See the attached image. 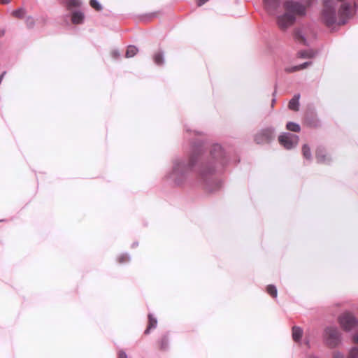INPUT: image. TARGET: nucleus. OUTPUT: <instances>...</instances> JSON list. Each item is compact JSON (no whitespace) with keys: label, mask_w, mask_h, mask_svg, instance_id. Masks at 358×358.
Instances as JSON below:
<instances>
[{"label":"nucleus","mask_w":358,"mask_h":358,"mask_svg":"<svg viewBox=\"0 0 358 358\" xmlns=\"http://www.w3.org/2000/svg\"><path fill=\"white\" fill-rule=\"evenodd\" d=\"M266 291L271 296L274 298L277 297L278 292L275 286L273 285H268L266 288Z\"/></svg>","instance_id":"obj_21"},{"label":"nucleus","mask_w":358,"mask_h":358,"mask_svg":"<svg viewBox=\"0 0 358 358\" xmlns=\"http://www.w3.org/2000/svg\"><path fill=\"white\" fill-rule=\"evenodd\" d=\"M26 24L28 27H29V28L32 27L34 24V20L33 17H27Z\"/></svg>","instance_id":"obj_27"},{"label":"nucleus","mask_w":358,"mask_h":358,"mask_svg":"<svg viewBox=\"0 0 358 358\" xmlns=\"http://www.w3.org/2000/svg\"><path fill=\"white\" fill-rule=\"evenodd\" d=\"M62 3L64 4L69 9L80 6L79 0H63Z\"/></svg>","instance_id":"obj_16"},{"label":"nucleus","mask_w":358,"mask_h":358,"mask_svg":"<svg viewBox=\"0 0 358 358\" xmlns=\"http://www.w3.org/2000/svg\"><path fill=\"white\" fill-rule=\"evenodd\" d=\"M295 38L300 43H303V45H308L306 39L304 36V34H303L302 31L297 30L295 32Z\"/></svg>","instance_id":"obj_19"},{"label":"nucleus","mask_w":358,"mask_h":358,"mask_svg":"<svg viewBox=\"0 0 358 358\" xmlns=\"http://www.w3.org/2000/svg\"><path fill=\"white\" fill-rule=\"evenodd\" d=\"M71 20L74 24H80L83 22L84 14L80 11H76L72 14Z\"/></svg>","instance_id":"obj_11"},{"label":"nucleus","mask_w":358,"mask_h":358,"mask_svg":"<svg viewBox=\"0 0 358 358\" xmlns=\"http://www.w3.org/2000/svg\"><path fill=\"white\" fill-rule=\"evenodd\" d=\"M12 14L13 16H15L16 17L22 18L24 17V15L25 14V10L22 8H20L13 10Z\"/></svg>","instance_id":"obj_23"},{"label":"nucleus","mask_w":358,"mask_h":358,"mask_svg":"<svg viewBox=\"0 0 358 358\" xmlns=\"http://www.w3.org/2000/svg\"><path fill=\"white\" fill-rule=\"evenodd\" d=\"M297 71H299V68L298 65L294 66L292 67H287L285 69V71L287 73H292V72Z\"/></svg>","instance_id":"obj_28"},{"label":"nucleus","mask_w":358,"mask_h":358,"mask_svg":"<svg viewBox=\"0 0 358 358\" xmlns=\"http://www.w3.org/2000/svg\"><path fill=\"white\" fill-rule=\"evenodd\" d=\"M275 102V99H272V106L273 105V103Z\"/></svg>","instance_id":"obj_37"},{"label":"nucleus","mask_w":358,"mask_h":358,"mask_svg":"<svg viewBox=\"0 0 358 358\" xmlns=\"http://www.w3.org/2000/svg\"><path fill=\"white\" fill-rule=\"evenodd\" d=\"M153 60L157 65H162L164 63V52L162 51L156 52L153 55Z\"/></svg>","instance_id":"obj_12"},{"label":"nucleus","mask_w":358,"mask_h":358,"mask_svg":"<svg viewBox=\"0 0 358 358\" xmlns=\"http://www.w3.org/2000/svg\"><path fill=\"white\" fill-rule=\"evenodd\" d=\"M275 138V129L269 127L259 131L255 135L254 140L258 144H264L271 142Z\"/></svg>","instance_id":"obj_5"},{"label":"nucleus","mask_w":358,"mask_h":358,"mask_svg":"<svg viewBox=\"0 0 358 358\" xmlns=\"http://www.w3.org/2000/svg\"><path fill=\"white\" fill-rule=\"evenodd\" d=\"M339 322L342 328L346 331H350L358 326V321L357 318L351 313H346L339 317Z\"/></svg>","instance_id":"obj_6"},{"label":"nucleus","mask_w":358,"mask_h":358,"mask_svg":"<svg viewBox=\"0 0 358 358\" xmlns=\"http://www.w3.org/2000/svg\"><path fill=\"white\" fill-rule=\"evenodd\" d=\"M90 5L97 11H100L103 8L101 4L97 0H90Z\"/></svg>","instance_id":"obj_22"},{"label":"nucleus","mask_w":358,"mask_h":358,"mask_svg":"<svg viewBox=\"0 0 358 358\" xmlns=\"http://www.w3.org/2000/svg\"><path fill=\"white\" fill-rule=\"evenodd\" d=\"M348 358H358V348L355 347L351 349Z\"/></svg>","instance_id":"obj_26"},{"label":"nucleus","mask_w":358,"mask_h":358,"mask_svg":"<svg viewBox=\"0 0 358 358\" xmlns=\"http://www.w3.org/2000/svg\"><path fill=\"white\" fill-rule=\"evenodd\" d=\"M169 345V341L166 336H164L160 341V348L162 350L167 349Z\"/></svg>","instance_id":"obj_24"},{"label":"nucleus","mask_w":358,"mask_h":358,"mask_svg":"<svg viewBox=\"0 0 358 358\" xmlns=\"http://www.w3.org/2000/svg\"><path fill=\"white\" fill-rule=\"evenodd\" d=\"M299 136L290 133H283L278 137V141L281 145L285 148L289 150L295 146L299 143Z\"/></svg>","instance_id":"obj_7"},{"label":"nucleus","mask_w":358,"mask_h":358,"mask_svg":"<svg viewBox=\"0 0 358 358\" xmlns=\"http://www.w3.org/2000/svg\"><path fill=\"white\" fill-rule=\"evenodd\" d=\"M298 55L301 58H310L315 56L313 50H302L298 52Z\"/></svg>","instance_id":"obj_17"},{"label":"nucleus","mask_w":358,"mask_h":358,"mask_svg":"<svg viewBox=\"0 0 358 358\" xmlns=\"http://www.w3.org/2000/svg\"><path fill=\"white\" fill-rule=\"evenodd\" d=\"M302 152L303 157L308 160H310L312 158V155L310 152V148L307 144H304L302 148Z\"/></svg>","instance_id":"obj_18"},{"label":"nucleus","mask_w":358,"mask_h":358,"mask_svg":"<svg viewBox=\"0 0 358 358\" xmlns=\"http://www.w3.org/2000/svg\"><path fill=\"white\" fill-rule=\"evenodd\" d=\"M118 262L120 263V264H123V263H125V262H127L130 260V257L128 254L125 253V254H122L119 257H118Z\"/></svg>","instance_id":"obj_25"},{"label":"nucleus","mask_w":358,"mask_h":358,"mask_svg":"<svg viewBox=\"0 0 358 358\" xmlns=\"http://www.w3.org/2000/svg\"><path fill=\"white\" fill-rule=\"evenodd\" d=\"M314 358H317V357H314Z\"/></svg>","instance_id":"obj_39"},{"label":"nucleus","mask_w":358,"mask_h":358,"mask_svg":"<svg viewBox=\"0 0 358 358\" xmlns=\"http://www.w3.org/2000/svg\"><path fill=\"white\" fill-rule=\"evenodd\" d=\"M282 8L285 12L276 16V23L282 30L292 27L298 17H303L307 13V6L299 1L286 0Z\"/></svg>","instance_id":"obj_2"},{"label":"nucleus","mask_w":358,"mask_h":358,"mask_svg":"<svg viewBox=\"0 0 358 358\" xmlns=\"http://www.w3.org/2000/svg\"><path fill=\"white\" fill-rule=\"evenodd\" d=\"M316 159L318 163L327 164L330 162L329 157L326 155L325 150L322 148H318L316 150Z\"/></svg>","instance_id":"obj_9"},{"label":"nucleus","mask_w":358,"mask_h":358,"mask_svg":"<svg viewBox=\"0 0 358 358\" xmlns=\"http://www.w3.org/2000/svg\"><path fill=\"white\" fill-rule=\"evenodd\" d=\"M333 358H345V357L342 353H341L339 352H336L334 354Z\"/></svg>","instance_id":"obj_31"},{"label":"nucleus","mask_w":358,"mask_h":358,"mask_svg":"<svg viewBox=\"0 0 358 358\" xmlns=\"http://www.w3.org/2000/svg\"><path fill=\"white\" fill-rule=\"evenodd\" d=\"M197 4L199 6H201L203 5L206 2H207L208 0H197Z\"/></svg>","instance_id":"obj_32"},{"label":"nucleus","mask_w":358,"mask_h":358,"mask_svg":"<svg viewBox=\"0 0 358 358\" xmlns=\"http://www.w3.org/2000/svg\"><path fill=\"white\" fill-rule=\"evenodd\" d=\"M227 162V159L222 146L215 144L210 150V157L206 160H201L199 152H194L191 155L188 164H185L182 159H176L173 161L172 170L166 175V178L176 185H180L186 179L188 172L192 171L199 163L198 174L202 180L206 181V189L213 192L215 189L210 187L207 180L215 173L221 170Z\"/></svg>","instance_id":"obj_1"},{"label":"nucleus","mask_w":358,"mask_h":358,"mask_svg":"<svg viewBox=\"0 0 358 358\" xmlns=\"http://www.w3.org/2000/svg\"><path fill=\"white\" fill-rule=\"evenodd\" d=\"M353 341L355 343H358V330L357 332H356V334H355L353 336Z\"/></svg>","instance_id":"obj_33"},{"label":"nucleus","mask_w":358,"mask_h":358,"mask_svg":"<svg viewBox=\"0 0 358 358\" xmlns=\"http://www.w3.org/2000/svg\"><path fill=\"white\" fill-rule=\"evenodd\" d=\"M303 334L302 329L299 327H294L292 328V338L294 341H299Z\"/></svg>","instance_id":"obj_13"},{"label":"nucleus","mask_w":358,"mask_h":358,"mask_svg":"<svg viewBox=\"0 0 358 358\" xmlns=\"http://www.w3.org/2000/svg\"><path fill=\"white\" fill-rule=\"evenodd\" d=\"M308 124H309L310 126H312V127H317V124H316V123H315H315H313V124H312V123H308Z\"/></svg>","instance_id":"obj_35"},{"label":"nucleus","mask_w":358,"mask_h":358,"mask_svg":"<svg viewBox=\"0 0 358 358\" xmlns=\"http://www.w3.org/2000/svg\"><path fill=\"white\" fill-rule=\"evenodd\" d=\"M284 0H263L264 8L269 15H277Z\"/></svg>","instance_id":"obj_8"},{"label":"nucleus","mask_w":358,"mask_h":358,"mask_svg":"<svg viewBox=\"0 0 358 358\" xmlns=\"http://www.w3.org/2000/svg\"><path fill=\"white\" fill-rule=\"evenodd\" d=\"M111 55L113 58L117 59L120 57V53L119 52L118 50H115L112 51Z\"/></svg>","instance_id":"obj_30"},{"label":"nucleus","mask_w":358,"mask_h":358,"mask_svg":"<svg viewBox=\"0 0 358 358\" xmlns=\"http://www.w3.org/2000/svg\"><path fill=\"white\" fill-rule=\"evenodd\" d=\"M334 0H325L322 11V22L328 27L333 24H344L350 15V4L343 3L336 13Z\"/></svg>","instance_id":"obj_3"},{"label":"nucleus","mask_w":358,"mask_h":358,"mask_svg":"<svg viewBox=\"0 0 358 358\" xmlns=\"http://www.w3.org/2000/svg\"><path fill=\"white\" fill-rule=\"evenodd\" d=\"M311 64H312V62H306L300 65H298V66L299 68V71L307 68L308 66L311 65Z\"/></svg>","instance_id":"obj_29"},{"label":"nucleus","mask_w":358,"mask_h":358,"mask_svg":"<svg viewBox=\"0 0 358 358\" xmlns=\"http://www.w3.org/2000/svg\"><path fill=\"white\" fill-rule=\"evenodd\" d=\"M286 127L288 130L294 131V132H299L300 131L301 127L299 124H296L293 122H287Z\"/></svg>","instance_id":"obj_20"},{"label":"nucleus","mask_w":358,"mask_h":358,"mask_svg":"<svg viewBox=\"0 0 358 358\" xmlns=\"http://www.w3.org/2000/svg\"><path fill=\"white\" fill-rule=\"evenodd\" d=\"M149 317V324L147 329L145 331V334H149V331L151 329H155L157 324V320L155 317L152 316V315L150 314L148 315Z\"/></svg>","instance_id":"obj_14"},{"label":"nucleus","mask_w":358,"mask_h":358,"mask_svg":"<svg viewBox=\"0 0 358 358\" xmlns=\"http://www.w3.org/2000/svg\"><path fill=\"white\" fill-rule=\"evenodd\" d=\"M216 187H217V188H219L220 187V182H217L216 183Z\"/></svg>","instance_id":"obj_36"},{"label":"nucleus","mask_w":358,"mask_h":358,"mask_svg":"<svg viewBox=\"0 0 358 358\" xmlns=\"http://www.w3.org/2000/svg\"><path fill=\"white\" fill-rule=\"evenodd\" d=\"M299 99L300 94H296L293 98L289 101L288 107L290 110L298 111L299 109Z\"/></svg>","instance_id":"obj_10"},{"label":"nucleus","mask_w":358,"mask_h":358,"mask_svg":"<svg viewBox=\"0 0 358 358\" xmlns=\"http://www.w3.org/2000/svg\"><path fill=\"white\" fill-rule=\"evenodd\" d=\"M10 1V0H0V3H8Z\"/></svg>","instance_id":"obj_34"},{"label":"nucleus","mask_w":358,"mask_h":358,"mask_svg":"<svg viewBox=\"0 0 358 358\" xmlns=\"http://www.w3.org/2000/svg\"><path fill=\"white\" fill-rule=\"evenodd\" d=\"M138 245V243H134L133 244V247H135V246H136V245Z\"/></svg>","instance_id":"obj_38"},{"label":"nucleus","mask_w":358,"mask_h":358,"mask_svg":"<svg viewBox=\"0 0 358 358\" xmlns=\"http://www.w3.org/2000/svg\"><path fill=\"white\" fill-rule=\"evenodd\" d=\"M324 337L327 344L331 348H335L341 343V334L335 327H327Z\"/></svg>","instance_id":"obj_4"},{"label":"nucleus","mask_w":358,"mask_h":358,"mask_svg":"<svg viewBox=\"0 0 358 358\" xmlns=\"http://www.w3.org/2000/svg\"><path fill=\"white\" fill-rule=\"evenodd\" d=\"M138 49L134 45H129L126 51V57H132L137 54Z\"/></svg>","instance_id":"obj_15"}]
</instances>
